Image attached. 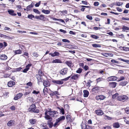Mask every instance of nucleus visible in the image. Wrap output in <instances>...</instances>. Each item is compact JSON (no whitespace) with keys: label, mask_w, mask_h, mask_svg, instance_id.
Returning <instances> with one entry per match:
<instances>
[{"label":"nucleus","mask_w":129,"mask_h":129,"mask_svg":"<svg viewBox=\"0 0 129 129\" xmlns=\"http://www.w3.org/2000/svg\"><path fill=\"white\" fill-rule=\"evenodd\" d=\"M15 121L13 120L10 121L7 123V125L8 126H10L13 125L15 123Z\"/></svg>","instance_id":"obj_15"},{"label":"nucleus","mask_w":129,"mask_h":129,"mask_svg":"<svg viewBox=\"0 0 129 129\" xmlns=\"http://www.w3.org/2000/svg\"><path fill=\"white\" fill-rule=\"evenodd\" d=\"M45 118L47 120H50L51 121L52 120V118L51 117H50L49 115H47V116H45Z\"/></svg>","instance_id":"obj_35"},{"label":"nucleus","mask_w":129,"mask_h":129,"mask_svg":"<svg viewBox=\"0 0 129 129\" xmlns=\"http://www.w3.org/2000/svg\"><path fill=\"white\" fill-rule=\"evenodd\" d=\"M32 65V64L31 63H29L26 66V68H29V69L30 67Z\"/></svg>","instance_id":"obj_57"},{"label":"nucleus","mask_w":129,"mask_h":129,"mask_svg":"<svg viewBox=\"0 0 129 129\" xmlns=\"http://www.w3.org/2000/svg\"><path fill=\"white\" fill-rule=\"evenodd\" d=\"M47 124L50 128H51L53 126V123L51 120H49L48 121Z\"/></svg>","instance_id":"obj_19"},{"label":"nucleus","mask_w":129,"mask_h":129,"mask_svg":"<svg viewBox=\"0 0 129 129\" xmlns=\"http://www.w3.org/2000/svg\"><path fill=\"white\" fill-rule=\"evenodd\" d=\"M69 66H71V62L70 61H67L65 62Z\"/></svg>","instance_id":"obj_40"},{"label":"nucleus","mask_w":129,"mask_h":129,"mask_svg":"<svg viewBox=\"0 0 129 129\" xmlns=\"http://www.w3.org/2000/svg\"><path fill=\"white\" fill-rule=\"evenodd\" d=\"M59 31L60 32L63 33L64 34H65L67 33L66 31L63 30L62 29H60Z\"/></svg>","instance_id":"obj_61"},{"label":"nucleus","mask_w":129,"mask_h":129,"mask_svg":"<svg viewBox=\"0 0 129 129\" xmlns=\"http://www.w3.org/2000/svg\"><path fill=\"white\" fill-rule=\"evenodd\" d=\"M36 108L35 104H34L30 106L28 110L29 112H32L36 113H39V110L38 109H36Z\"/></svg>","instance_id":"obj_2"},{"label":"nucleus","mask_w":129,"mask_h":129,"mask_svg":"<svg viewBox=\"0 0 129 129\" xmlns=\"http://www.w3.org/2000/svg\"><path fill=\"white\" fill-rule=\"evenodd\" d=\"M52 62L53 63H61L62 62L59 59H56L53 60Z\"/></svg>","instance_id":"obj_20"},{"label":"nucleus","mask_w":129,"mask_h":129,"mask_svg":"<svg viewBox=\"0 0 129 129\" xmlns=\"http://www.w3.org/2000/svg\"><path fill=\"white\" fill-rule=\"evenodd\" d=\"M37 121V120L36 119L32 118L29 119V122L31 124L33 125L36 124Z\"/></svg>","instance_id":"obj_10"},{"label":"nucleus","mask_w":129,"mask_h":129,"mask_svg":"<svg viewBox=\"0 0 129 129\" xmlns=\"http://www.w3.org/2000/svg\"><path fill=\"white\" fill-rule=\"evenodd\" d=\"M82 71V69L81 68H79L76 71V72L78 73H80Z\"/></svg>","instance_id":"obj_41"},{"label":"nucleus","mask_w":129,"mask_h":129,"mask_svg":"<svg viewBox=\"0 0 129 129\" xmlns=\"http://www.w3.org/2000/svg\"><path fill=\"white\" fill-rule=\"evenodd\" d=\"M86 17L88 19L90 20H92V17L89 15H87L86 16Z\"/></svg>","instance_id":"obj_45"},{"label":"nucleus","mask_w":129,"mask_h":129,"mask_svg":"<svg viewBox=\"0 0 129 129\" xmlns=\"http://www.w3.org/2000/svg\"><path fill=\"white\" fill-rule=\"evenodd\" d=\"M68 71V69L67 68H65L60 70L59 73L61 75L64 76L67 74Z\"/></svg>","instance_id":"obj_4"},{"label":"nucleus","mask_w":129,"mask_h":129,"mask_svg":"<svg viewBox=\"0 0 129 129\" xmlns=\"http://www.w3.org/2000/svg\"><path fill=\"white\" fill-rule=\"evenodd\" d=\"M106 98V97L102 95H98L96 96L95 98L97 100H103Z\"/></svg>","instance_id":"obj_8"},{"label":"nucleus","mask_w":129,"mask_h":129,"mask_svg":"<svg viewBox=\"0 0 129 129\" xmlns=\"http://www.w3.org/2000/svg\"><path fill=\"white\" fill-rule=\"evenodd\" d=\"M123 4V3L122 2H117L114 4H113V5H114L117 6H120L121 5H122Z\"/></svg>","instance_id":"obj_32"},{"label":"nucleus","mask_w":129,"mask_h":129,"mask_svg":"<svg viewBox=\"0 0 129 129\" xmlns=\"http://www.w3.org/2000/svg\"><path fill=\"white\" fill-rule=\"evenodd\" d=\"M128 99V97L125 95H121L117 96V100L120 101H124Z\"/></svg>","instance_id":"obj_3"},{"label":"nucleus","mask_w":129,"mask_h":129,"mask_svg":"<svg viewBox=\"0 0 129 129\" xmlns=\"http://www.w3.org/2000/svg\"><path fill=\"white\" fill-rule=\"evenodd\" d=\"M23 94L21 93H19L17 94L14 98V99L15 100H17L18 99L20 98L22 96Z\"/></svg>","instance_id":"obj_11"},{"label":"nucleus","mask_w":129,"mask_h":129,"mask_svg":"<svg viewBox=\"0 0 129 129\" xmlns=\"http://www.w3.org/2000/svg\"><path fill=\"white\" fill-rule=\"evenodd\" d=\"M60 110V113H61L63 115L64 114V109L62 108H60L59 107L57 108Z\"/></svg>","instance_id":"obj_23"},{"label":"nucleus","mask_w":129,"mask_h":129,"mask_svg":"<svg viewBox=\"0 0 129 129\" xmlns=\"http://www.w3.org/2000/svg\"><path fill=\"white\" fill-rule=\"evenodd\" d=\"M92 46L94 47H101V45L98 44H93L92 45Z\"/></svg>","instance_id":"obj_31"},{"label":"nucleus","mask_w":129,"mask_h":129,"mask_svg":"<svg viewBox=\"0 0 129 129\" xmlns=\"http://www.w3.org/2000/svg\"><path fill=\"white\" fill-rule=\"evenodd\" d=\"M82 129H86L87 126L84 123H82L81 125Z\"/></svg>","instance_id":"obj_28"},{"label":"nucleus","mask_w":129,"mask_h":129,"mask_svg":"<svg viewBox=\"0 0 129 129\" xmlns=\"http://www.w3.org/2000/svg\"><path fill=\"white\" fill-rule=\"evenodd\" d=\"M107 80L108 82L113 81V76L108 77L107 79Z\"/></svg>","instance_id":"obj_33"},{"label":"nucleus","mask_w":129,"mask_h":129,"mask_svg":"<svg viewBox=\"0 0 129 129\" xmlns=\"http://www.w3.org/2000/svg\"><path fill=\"white\" fill-rule=\"evenodd\" d=\"M125 79V77L123 76H121L119 80L117 81H121L124 80Z\"/></svg>","instance_id":"obj_47"},{"label":"nucleus","mask_w":129,"mask_h":129,"mask_svg":"<svg viewBox=\"0 0 129 129\" xmlns=\"http://www.w3.org/2000/svg\"><path fill=\"white\" fill-rule=\"evenodd\" d=\"M119 60L121 61H123L127 63H129V60H127L123 59L121 58H119Z\"/></svg>","instance_id":"obj_37"},{"label":"nucleus","mask_w":129,"mask_h":129,"mask_svg":"<svg viewBox=\"0 0 129 129\" xmlns=\"http://www.w3.org/2000/svg\"><path fill=\"white\" fill-rule=\"evenodd\" d=\"M34 6L32 4H30L28 6H27L26 7V9L27 10V11H29Z\"/></svg>","instance_id":"obj_24"},{"label":"nucleus","mask_w":129,"mask_h":129,"mask_svg":"<svg viewBox=\"0 0 129 129\" xmlns=\"http://www.w3.org/2000/svg\"><path fill=\"white\" fill-rule=\"evenodd\" d=\"M83 96L84 97H87L88 96L89 93L87 90H84L83 91Z\"/></svg>","instance_id":"obj_17"},{"label":"nucleus","mask_w":129,"mask_h":129,"mask_svg":"<svg viewBox=\"0 0 129 129\" xmlns=\"http://www.w3.org/2000/svg\"><path fill=\"white\" fill-rule=\"evenodd\" d=\"M99 5V3L98 2H95L94 3V5L95 6H98Z\"/></svg>","instance_id":"obj_58"},{"label":"nucleus","mask_w":129,"mask_h":129,"mask_svg":"<svg viewBox=\"0 0 129 129\" xmlns=\"http://www.w3.org/2000/svg\"><path fill=\"white\" fill-rule=\"evenodd\" d=\"M103 79L102 78L100 77L96 79V81L97 83L100 81H101L103 80Z\"/></svg>","instance_id":"obj_46"},{"label":"nucleus","mask_w":129,"mask_h":129,"mask_svg":"<svg viewBox=\"0 0 129 129\" xmlns=\"http://www.w3.org/2000/svg\"><path fill=\"white\" fill-rule=\"evenodd\" d=\"M66 117L67 119L69 121H71L72 120L71 118V116L70 115H66Z\"/></svg>","instance_id":"obj_26"},{"label":"nucleus","mask_w":129,"mask_h":129,"mask_svg":"<svg viewBox=\"0 0 129 129\" xmlns=\"http://www.w3.org/2000/svg\"><path fill=\"white\" fill-rule=\"evenodd\" d=\"M71 76L72 75L64 79H62L60 80H53L52 81V82L53 83H56L58 84H62L63 83V82L62 81H67L71 77Z\"/></svg>","instance_id":"obj_1"},{"label":"nucleus","mask_w":129,"mask_h":129,"mask_svg":"<svg viewBox=\"0 0 129 129\" xmlns=\"http://www.w3.org/2000/svg\"><path fill=\"white\" fill-rule=\"evenodd\" d=\"M6 35L0 33V37H1L3 38H6Z\"/></svg>","instance_id":"obj_52"},{"label":"nucleus","mask_w":129,"mask_h":129,"mask_svg":"<svg viewBox=\"0 0 129 129\" xmlns=\"http://www.w3.org/2000/svg\"><path fill=\"white\" fill-rule=\"evenodd\" d=\"M32 84L31 82H29L26 84V85L29 86H32Z\"/></svg>","instance_id":"obj_62"},{"label":"nucleus","mask_w":129,"mask_h":129,"mask_svg":"<svg viewBox=\"0 0 129 129\" xmlns=\"http://www.w3.org/2000/svg\"><path fill=\"white\" fill-rule=\"evenodd\" d=\"M69 33L70 34L73 35H75L76 34L75 32H74L72 31H70L69 32Z\"/></svg>","instance_id":"obj_63"},{"label":"nucleus","mask_w":129,"mask_h":129,"mask_svg":"<svg viewBox=\"0 0 129 129\" xmlns=\"http://www.w3.org/2000/svg\"><path fill=\"white\" fill-rule=\"evenodd\" d=\"M90 37L91 38L95 39H98L99 38V37L98 36H97L94 35H91L90 36Z\"/></svg>","instance_id":"obj_34"},{"label":"nucleus","mask_w":129,"mask_h":129,"mask_svg":"<svg viewBox=\"0 0 129 129\" xmlns=\"http://www.w3.org/2000/svg\"><path fill=\"white\" fill-rule=\"evenodd\" d=\"M80 76L79 75V74H76L75 75H74L72 76L71 77V78L72 79H74V80H76Z\"/></svg>","instance_id":"obj_21"},{"label":"nucleus","mask_w":129,"mask_h":129,"mask_svg":"<svg viewBox=\"0 0 129 129\" xmlns=\"http://www.w3.org/2000/svg\"><path fill=\"white\" fill-rule=\"evenodd\" d=\"M99 87H95L93 88L92 89V92L95 93L98 92L99 91Z\"/></svg>","instance_id":"obj_18"},{"label":"nucleus","mask_w":129,"mask_h":129,"mask_svg":"<svg viewBox=\"0 0 129 129\" xmlns=\"http://www.w3.org/2000/svg\"><path fill=\"white\" fill-rule=\"evenodd\" d=\"M33 54L34 56L36 57H37L38 56V54L37 53L35 52H34Z\"/></svg>","instance_id":"obj_53"},{"label":"nucleus","mask_w":129,"mask_h":129,"mask_svg":"<svg viewBox=\"0 0 129 129\" xmlns=\"http://www.w3.org/2000/svg\"><path fill=\"white\" fill-rule=\"evenodd\" d=\"M48 112H49V115L52 117H54L55 115H57L58 113V112L56 111H49Z\"/></svg>","instance_id":"obj_5"},{"label":"nucleus","mask_w":129,"mask_h":129,"mask_svg":"<svg viewBox=\"0 0 129 129\" xmlns=\"http://www.w3.org/2000/svg\"><path fill=\"white\" fill-rule=\"evenodd\" d=\"M120 127V125L119 124V123L118 122H116L114 123L113 124V127L116 128H118L119 127Z\"/></svg>","instance_id":"obj_30"},{"label":"nucleus","mask_w":129,"mask_h":129,"mask_svg":"<svg viewBox=\"0 0 129 129\" xmlns=\"http://www.w3.org/2000/svg\"><path fill=\"white\" fill-rule=\"evenodd\" d=\"M33 11L35 13H37L38 14H40V12L37 9H33Z\"/></svg>","instance_id":"obj_42"},{"label":"nucleus","mask_w":129,"mask_h":129,"mask_svg":"<svg viewBox=\"0 0 129 129\" xmlns=\"http://www.w3.org/2000/svg\"><path fill=\"white\" fill-rule=\"evenodd\" d=\"M9 14L12 16H15L17 14L16 13H14V11L12 9H9L8 11Z\"/></svg>","instance_id":"obj_12"},{"label":"nucleus","mask_w":129,"mask_h":129,"mask_svg":"<svg viewBox=\"0 0 129 129\" xmlns=\"http://www.w3.org/2000/svg\"><path fill=\"white\" fill-rule=\"evenodd\" d=\"M45 19L44 16L43 15H41L40 16V20L43 21Z\"/></svg>","instance_id":"obj_36"},{"label":"nucleus","mask_w":129,"mask_h":129,"mask_svg":"<svg viewBox=\"0 0 129 129\" xmlns=\"http://www.w3.org/2000/svg\"><path fill=\"white\" fill-rule=\"evenodd\" d=\"M22 69V68L21 67H19L16 69H14V70H15V72L17 71H20Z\"/></svg>","instance_id":"obj_44"},{"label":"nucleus","mask_w":129,"mask_h":129,"mask_svg":"<svg viewBox=\"0 0 129 129\" xmlns=\"http://www.w3.org/2000/svg\"><path fill=\"white\" fill-rule=\"evenodd\" d=\"M123 50L125 51H129V47H125L123 48Z\"/></svg>","instance_id":"obj_59"},{"label":"nucleus","mask_w":129,"mask_h":129,"mask_svg":"<svg viewBox=\"0 0 129 129\" xmlns=\"http://www.w3.org/2000/svg\"><path fill=\"white\" fill-rule=\"evenodd\" d=\"M36 76L38 80V83L39 85L40 82H42V76L38 74H36Z\"/></svg>","instance_id":"obj_6"},{"label":"nucleus","mask_w":129,"mask_h":129,"mask_svg":"<svg viewBox=\"0 0 129 129\" xmlns=\"http://www.w3.org/2000/svg\"><path fill=\"white\" fill-rule=\"evenodd\" d=\"M65 117L64 116H61L60 117L56 119L59 122L60 121L63 120L65 119Z\"/></svg>","instance_id":"obj_22"},{"label":"nucleus","mask_w":129,"mask_h":129,"mask_svg":"<svg viewBox=\"0 0 129 129\" xmlns=\"http://www.w3.org/2000/svg\"><path fill=\"white\" fill-rule=\"evenodd\" d=\"M10 109L14 111L15 109V106H13L10 107Z\"/></svg>","instance_id":"obj_54"},{"label":"nucleus","mask_w":129,"mask_h":129,"mask_svg":"<svg viewBox=\"0 0 129 129\" xmlns=\"http://www.w3.org/2000/svg\"><path fill=\"white\" fill-rule=\"evenodd\" d=\"M15 82L14 81H11L9 82L8 83V86L9 87H12L15 85Z\"/></svg>","instance_id":"obj_13"},{"label":"nucleus","mask_w":129,"mask_h":129,"mask_svg":"<svg viewBox=\"0 0 129 129\" xmlns=\"http://www.w3.org/2000/svg\"><path fill=\"white\" fill-rule=\"evenodd\" d=\"M33 93L34 94H37L39 93V91H37L35 90H33Z\"/></svg>","instance_id":"obj_60"},{"label":"nucleus","mask_w":129,"mask_h":129,"mask_svg":"<svg viewBox=\"0 0 129 129\" xmlns=\"http://www.w3.org/2000/svg\"><path fill=\"white\" fill-rule=\"evenodd\" d=\"M4 30H11V29H10V28L8 27H5L4 29Z\"/></svg>","instance_id":"obj_55"},{"label":"nucleus","mask_w":129,"mask_h":129,"mask_svg":"<svg viewBox=\"0 0 129 129\" xmlns=\"http://www.w3.org/2000/svg\"><path fill=\"white\" fill-rule=\"evenodd\" d=\"M127 83V81H123L120 83V85L122 86L125 85Z\"/></svg>","instance_id":"obj_27"},{"label":"nucleus","mask_w":129,"mask_h":129,"mask_svg":"<svg viewBox=\"0 0 129 129\" xmlns=\"http://www.w3.org/2000/svg\"><path fill=\"white\" fill-rule=\"evenodd\" d=\"M95 112L97 115H102L104 114L103 111L100 110H95Z\"/></svg>","instance_id":"obj_9"},{"label":"nucleus","mask_w":129,"mask_h":129,"mask_svg":"<svg viewBox=\"0 0 129 129\" xmlns=\"http://www.w3.org/2000/svg\"><path fill=\"white\" fill-rule=\"evenodd\" d=\"M41 3V1H39L38 2V3H37L35 4V6L36 7H38L40 6Z\"/></svg>","instance_id":"obj_50"},{"label":"nucleus","mask_w":129,"mask_h":129,"mask_svg":"<svg viewBox=\"0 0 129 129\" xmlns=\"http://www.w3.org/2000/svg\"><path fill=\"white\" fill-rule=\"evenodd\" d=\"M7 58V57L5 55H2L0 56V59L2 60H5Z\"/></svg>","instance_id":"obj_16"},{"label":"nucleus","mask_w":129,"mask_h":129,"mask_svg":"<svg viewBox=\"0 0 129 129\" xmlns=\"http://www.w3.org/2000/svg\"><path fill=\"white\" fill-rule=\"evenodd\" d=\"M49 54L50 55L52 56L53 57L55 56H59L60 55V53L58 52L55 51L53 53H50Z\"/></svg>","instance_id":"obj_14"},{"label":"nucleus","mask_w":129,"mask_h":129,"mask_svg":"<svg viewBox=\"0 0 129 129\" xmlns=\"http://www.w3.org/2000/svg\"><path fill=\"white\" fill-rule=\"evenodd\" d=\"M38 74L42 76L44 75V73L40 70L39 71Z\"/></svg>","instance_id":"obj_43"},{"label":"nucleus","mask_w":129,"mask_h":129,"mask_svg":"<svg viewBox=\"0 0 129 129\" xmlns=\"http://www.w3.org/2000/svg\"><path fill=\"white\" fill-rule=\"evenodd\" d=\"M126 113L127 114H129V107H126L125 109Z\"/></svg>","instance_id":"obj_48"},{"label":"nucleus","mask_w":129,"mask_h":129,"mask_svg":"<svg viewBox=\"0 0 129 129\" xmlns=\"http://www.w3.org/2000/svg\"><path fill=\"white\" fill-rule=\"evenodd\" d=\"M22 51L21 50L19 49L15 51V54H20L21 53Z\"/></svg>","instance_id":"obj_38"},{"label":"nucleus","mask_w":129,"mask_h":129,"mask_svg":"<svg viewBox=\"0 0 129 129\" xmlns=\"http://www.w3.org/2000/svg\"><path fill=\"white\" fill-rule=\"evenodd\" d=\"M29 68H25L22 71L24 73H26L27 72Z\"/></svg>","instance_id":"obj_51"},{"label":"nucleus","mask_w":129,"mask_h":129,"mask_svg":"<svg viewBox=\"0 0 129 129\" xmlns=\"http://www.w3.org/2000/svg\"><path fill=\"white\" fill-rule=\"evenodd\" d=\"M42 12L46 14H49L50 12V11L48 10H45L44 9L42 10Z\"/></svg>","instance_id":"obj_25"},{"label":"nucleus","mask_w":129,"mask_h":129,"mask_svg":"<svg viewBox=\"0 0 129 129\" xmlns=\"http://www.w3.org/2000/svg\"><path fill=\"white\" fill-rule=\"evenodd\" d=\"M62 41L65 42H67L68 43L70 42V41L69 40L65 39H62Z\"/></svg>","instance_id":"obj_49"},{"label":"nucleus","mask_w":129,"mask_h":129,"mask_svg":"<svg viewBox=\"0 0 129 129\" xmlns=\"http://www.w3.org/2000/svg\"><path fill=\"white\" fill-rule=\"evenodd\" d=\"M122 19L123 20H129V18H124L122 17Z\"/></svg>","instance_id":"obj_64"},{"label":"nucleus","mask_w":129,"mask_h":129,"mask_svg":"<svg viewBox=\"0 0 129 129\" xmlns=\"http://www.w3.org/2000/svg\"><path fill=\"white\" fill-rule=\"evenodd\" d=\"M43 84L44 86L46 87H49L50 85V83L48 80H43Z\"/></svg>","instance_id":"obj_7"},{"label":"nucleus","mask_w":129,"mask_h":129,"mask_svg":"<svg viewBox=\"0 0 129 129\" xmlns=\"http://www.w3.org/2000/svg\"><path fill=\"white\" fill-rule=\"evenodd\" d=\"M123 31H125V30H129V27L125 26H123L122 27Z\"/></svg>","instance_id":"obj_29"},{"label":"nucleus","mask_w":129,"mask_h":129,"mask_svg":"<svg viewBox=\"0 0 129 129\" xmlns=\"http://www.w3.org/2000/svg\"><path fill=\"white\" fill-rule=\"evenodd\" d=\"M34 17L35 16L32 14L29 15L27 16V17L28 18L30 19H32L33 18H34Z\"/></svg>","instance_id":"obj_39"},{"label":"nucleus","mask_w":129,"mask_h":129,"mask_svg":"<svg viewBox=\"0 0 129 129\" xmlns=\"http://www.w3.org/2000/svg\"><path fill=\"white\" fill-rule=\"evenodd\" d=\"M83 68L85 71H86L89 69V68L88 66L85 65Z\"/></svg>","instance_id":"obj_56"}]
</instances>
